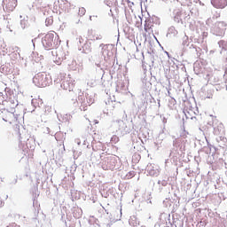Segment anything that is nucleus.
Segmentation results:
<instances>
[{"mask_svg":"<svg viewBox=\"0 0 227 227\" xmlns=\"http://www.w3.org/2000/svg\"><path fill=\"white\" fill-rule=\"evenodd\" d=\"M5 121L10 123L11 125H15L14 130L16 134L20 136V121H22V116L19 114H15L14 113H7L5 115Z\"/></svg>","mask_w":227,"mask_h":227,"instance_id":"nucleus-2","label":"nucleus"},{"mask_svg":"<svg viewBox=\"0 0 227 227\" xmlns=\"http://www.w3.org/2000/svg\"><path fill=\"white\" fill-rule=\"evenodd\" d=\"M17 106H19V101L14 97L10 98L7 102V108L10 111H13V109H15V107H17Z\"/></svg>","mask_w":227,"mask_h":227,"instance_id":"nucleus-7","label":"nucleus"},{"mask_svg":"<svg viewBox=\"0 0 227 227\" xmlns=\"http://www.w3.org/2000/svg\"><path fill=\"white\" fill-rule=\"evenodd\" d=\"M59 43H61V41L59 40V35H58L56 32H50L43 38V45L47 51L58 49Z\"/></svg>","mask_w":227,"mask_h":227,"instance_id":"nucleus-1","label":"nucleus"},{"mask_svg":"<svg viewBox=\"0 0 227 227\" xmlns=\"http://www.w3.org/2000/svg\"><path fill=\"white\" fill-rule=\"evenodd\" d=\"M211 4L215 8L223 9L227 6V0H211Z\"/></svg>","mask_w":227,"mask_h":227,"instance_id":"nucleus-6","label":"nucleus"},{"mask_svg":"<svg viewBox=\"0 0 227 227\" xmlns=\"http://www.w3.org/2000/svg\"><path fill=\"white\" fill-rule=\"evenodd\" d=\"M86 14V9H84L83 7H81L78 11V15H80L81 17H82L83 15Z\"/></svg>","mask_w":227,"mask_h":227,"instance_id":"nucleus-8","label":"nucleus"},{"mask_svg":"<svg viewBox=\"0 0 227 227\" xmlns=\"http://www.w3.org/2000/svg\"><path fill=\"white\" fill-rule=\"evenodd\" d=\"M33 82L37 88H47L49 86V77L45 73H38L34 76Z\"/></svg>","mask_w":227,"mask_h":227,"instance_id":"nucleus-3","label":"nucleus"},{"mask_svg":"<svg viewBox=\"0 0 227 227\" xmlns=\"http://www.w3.org/2000/svg\"><path fill=\"white\" fill-rule=\"evenodd\" d=\"M4 10L10 13V12H13L15 8H17V0H3Z\"/></svg>","mask_w":227,"mask_h":227,"instance_id":"nucleus-5","label":"nucleus"},{"mask_svg":"<svg viewBox=\"0 0 227 227\" xmlns=\"http://www.w3.org/2000/svg\"><path fill=\"white\" fill-rule=\"evenodd\" d=\"M226 22L224 21H218L215 23L213 31L216 36H223L226 31Z\"/></svg>","mask_w":227,"mask_h":227,"instance_id":"nucleus-4","label":"nucleus"}]
</instances>
